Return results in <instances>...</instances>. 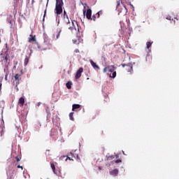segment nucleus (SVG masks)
I'll list each match as a JSON object with an SVG mask.
<instances>
[{
    "label": "nucleus",
    "mask_w": 179,
    "mask_h": 179,
    "mask_svg": "<svg viewBox=\"0 0 179 179\" xmlns=\"http://www.w3.org/2000/svg\"><path fill=\"white\" fill-rule=\"evenodd\" d=\"M116 10L119 12V15L120 13H122L123 15H127V13H128V8H127V6L122 0L117 1Z\"/></svg>",
    "instance_id": "f257e3e1"
},
{
    "label": "nucleus",
    "mask_w": 179,
    "mask_h": 179,
    "mask_svg": "<svg viewBox=\"0 0 179 179\" xmlns=\"http://www.w3.org/2000/svg\"><path fill=\"white\" fill-rule=\"evenodd\" d=\"M62 6H64V2L62 0H56L55 10L57 16L62 13Z\"/></svg>",
    "instance_id": "f03ea898"
},
{
    "label": "nucleus",
    "mask_w": 179,
    "mask_h": 179,
    "mask_svg": "<svg viewBox=\"0 0 179 179\" xmlns=\"http://www.w3.org/2000/svg\"><path fill=\"white\" fill-rule=\"evenodd\" d=\"M122 68H125L127 66V72H132L134 71V65L132 63H128L127 64H122Z\"/></svg>",
    "instance_id": "7ed1b4c3"
},
{
    "label": "nucleus",
    "mask_w": 179,
    "mask_h": 179,
    "mask_svg": "<svg viewBox=\"0 0 179 179\" xmlns=\"http://www.w3.org/2000/svg\"><path fill=\"white\" fill-rule=\"evenodd\" d=\"M83 15L84 16L85 15L87 19H88V20H90V19H92V9L90 8H88L87 10V12L86 10H83Z\"/></svg>",
    "instance_id": "20e7f679"
},
{
    "label": "nucleus",
    "mask_w": 179,
    "mask_h": 179,
    "mask_svg": "<svg viewBox=\"0 0 179 179\" xmlns=\"http://www.w3.org/2000/svg\"><path fill=\"white\" fill-rule=\"evenodd\" d=\"M69 156H71L73 159H76V160H80V158H79V155L76 153V151L70 152Z\"/></svg>",
    "instance_id": "39448f33"
},
{
    "label": "nucleus",
    "mask_w": 179,
    "mask_h": 179,
    "mask_svg": "<svg viewBox=\"0 0 179 179\" xmlns=\"http://www.w3.org/2000/svg\"><path fill=\"white\" fill-rule=\"evenodd\" d=\"M83 72V68L80 67L76 72V79H79L82 76V73Z\"/></svg>",
    "instance_id": "423d86ee"
},
{
    "label": "nucleus",
    "mask_w": 179,
    "mask_h": 179,
    "mask_svg": "<svg viewBox=\"0 0 179 179\" xmlns=\"http://www.w3.org/2000/svg\"><path fill=\"white\" fill-rule=\"evenodd\" d=\"M20 76H22V74H15L14 76V79L16 82V87H17V85H19L20 83Z\"/></svg>",
    "instance_id": "0eeeda50"
},
{
    "label": "nucleus",
    "mask_w": 179,
    "mask_h": 179,
    "mask_svg": "<svg viewBox=\"0 0 179 179\" xmlns=\"http://www.w3.org/2000/svg\"><path fill=\"white\" fill-rule=\"evenodd\" d=\"M29 43H32L34 41V43H37V40L36 39V36H34L30 34L29 38Z\"/></svg>",
    "instance_id": "6e6552de"
},
{
    "label": "nucleus",
    "mask_w": 179,
    "mask_h": 179,
    "mask_svg": "<svg viewBox=\"0 0 179 179\" xmlns=\"http://www.w3.org/2000/svg\"><path fill=\"white\" fill-rule=\"evenodd\" d=\"M108 72H114L115 69H117V67L114 66L113 65L107 66Z\"/></svg>",
    "instance_id": "1a4fd4ad"
},
{
    "label": "nucleus",
    "mask_w": 179,
    "mask_h": 179,
    "mask_svg": "<svg viewBox=\"0 0 179 179\" xmlns=\"http://www.w3.org/2000/svg\"><path fill=\"white\" fill-rule=\"evenodd\" d=\"M90 64L94 68V69H100V67L99 65H97L93 60H90Z\"/></svg>",
    "instance_id": "9d476101"
},
{
    "label": "nucleus",
    "mask_w": 179,
    "mask_h": 179,
    "mask_svg": "<svg viewBox=\"0 0 179 179\" xmlns=\"http://www.w3.org/2000/svg\"><path fill=\"white\" fill-rule=\"evenodd\" d=\"M18 104H20V107H23V106H24V97H21L19 99Z\"/></svg>",
    "instance_id": "9b49d317"
},
{
    "label": "nucleus",
    "mask_w": 179,
    "mask_h": 179,
    "mask_svg": "<svg viewBox=\"0 0 179 179\" xmlns=\"http://www.w3.org/2000/svg\"><path fill=\"white\" fill-rule=\"evenodd\" d=\"M96 17H100V12H98L95 15H94L92 17H91V19L90 20H93L94 22H96Z\"/></svg>",
    "instance_id": "f8f14e48"
},
{
    "label": "nucleus",
    "mask_w": 179,
    "mask_h": 179,
    "mask_svg": "<svg viewBox=\"0 0 179 179\" xmlns=\"http://www.w3.org/2000/svg\"><path fill=\"white\" fill-rule=\"evenodd\" d=\"M50 167L55 174H57V171H55V164L54 162H50Z\"/></svg>",
    "instance_id": "ddd939ff"
},
{
    "label": "nucleus",
    "mask_w": 179,
    "mask_h": 179,
    "mask_svg": "<svg viewBox=\"0 0 179 179\" xmlns=\"http://www.w3.org/2000/svg\"><path fill=\"white\" fill-rule=\"evenodd\" d=\"M78 108H80V105H79V104H73L72 111H75V110H78Z\"/></svg>",
    "instance_id": "4468645a"
},
{
    "label": "nucleus",
    "mask_w": 179,
    "mask_h": 179,
    "mask_svg": "<svg viewBox=\"0 0 179 179\" xmlns=\"http://www.w3.org/2000/svg\"><path fill=\"white\" fill-rule=\"evenodd\" d=\"M68 160L73 162V158L72 157V155H69V153L66 156L65 162H67Z\"/></svg>",
    "instance_id": "2eb2a0df"
},
{
    "label": "nucleus",
    "mask_w": 179,
    "mask_h": 179,
    "mask_svg": "<svg viewBox=\"0 0 179 179\" xmlns=\"http://www.w3.org/2000/svg\"><path fill=\"white\" fill-rule=\"evenodd\" d=\"M117 174H118V169H114L110 171L111 176H117Z\"/></svg>",
    "instance_id": "dca6fc26"
},
{
    "label": "nucleus",
    "mask_w": 179,
    "mask_h": 179,
    "mask_svg": "<svg viewBox=\"0 0 179 179\" xmlns=\"http://www.w3.org/2000/svg\"><path fill=\"white\" fill-rule=\"evenodd\" d=\"M61 35V30H57L56 32V34L55 35L56 36V40H58L59 38V36Z\"/></svg>",
    "instance_id": "f3484780"
},
{
    "label": "nucleus",
    "mask_w": 179,
    "mask_h": 179,
    "mask_svg": "<svg viewBox=\"0 0 179 179\" xmlns=\"http://www.w3.org/2000/svg\"><path fill=\"white\" fill-rule=\"evenodd\" d=\"M66 86L67 89H72V82L69 81L68 83H66Z\"/></svg>",
    "instance_id": "a211bd4d"
},
{
    "label": "nucleus",
    "mask_w": 179,
    "mask_h": 179,
    "mask_svg": "<svg viewBox=\"0 0 179 179\" xmlns=\"http://www.w3.org/2000/svg\"><path fill=\"white\" fill-rule=\"evenodd\" d=\"M64 19L66 20V22H67V23H70L69 22V18H68V15L66 14V11H64Z\"/></svg>",
    "instance_id": "6ab92c4d"
},
{
    "label": "nucleus",
    "mask_w": 179,
    "mask_h": 179,
    "mask_svg": "<svg viewBox=\"0 0 179 179\" xmlns=\"http://www.w3.org/2000/svg\"><path fill=\"white\" fill-rule=\"evenodd\" d=\"M153 44V42H147L146 43V48L147 50H149L152 47V45Z\"/></svg>",
    "instance_id": "aec40b11"
},
{
    "label": "nucleus",
    "mask_w": 179,
    "mask_h": 179,
    "mask_svg": "<svg viewBox=\"0 0 179 179\" xmlns=\"http://www.w3.org/2000/svg\"><path fill=\"white\" fill-rule=\"evenodd\" d=\"M110 78H113V79H115V78L117 76V71H113L112 75L110 74Z\"/></svg>",
    "instance_id": "412c9836"
},
{
    "label": "nucleus",
    "mask_w": 179,
    "mask_h": 179,
    "mask_svg": "<svg viewBox=\"0 0 179 179\" xmlns=\"http://www.w3.org/2000/svg\"><path fill=\"white\" fill-rule=\"evenodd\" d=\"M69 118L71 121H75V118H73V112L69 113Z\"/></svg>",
    "instance_id": "4be33fe9"
},
{
    "label": "nucleus",
    "mask_w": 179,
    "mask_h": 179,
    "mask_svg": "<svg viewBox=\"0 0 179 179\" xmlns=\"http://www.w3.org/2000/svg\"><path fill=\"white\" fill-rule=\"evenodd\" d=\"M29 64V57H26L24 59V66L27 65Z\"/></svg>",
    "instance_id": "5701e85b"
},
{
    "label": "nucleus",
    "mask_w": 179,
    "mask_h": 179,
    "mask_svg": "<svg viewBox=\"0 0 179 179\" xmlns=\"http://www.w3.org/2000/svg\"><path fill=\"white\" fill-rule=\"evenodd\" d=\"M108 160H113V159H115L114 155L108 156L107 157Z\"/></svg>",
    "instance_id": "b1692460"
},
{
    "label": "nucleus",
    "mask_w": 179,
    "mask_h": 179,
    "mask_svg": "<svg viewBox=\"0 0 179 179\" xmlns=\"http://www.w3.org/2000/svg\"><path fill=\"white\" fill-rule=\"evenodd\" d=\"M107 72H108V69H107V66H106V67H105V68L103 69V73H107Z\"/></svg>",
    "instance_id": "393cba45"
},
{
    "label": "nucleus",
    "mask_w": 179,
    "mask_h": 179,
    "mask_svg": "<svg viewBox=\"0 0 179 179\" xmlns=\"http://www.w3.org/2000/svg\"><path fill=\"white\" fill-rule=\"evenodd\" d=\"M45 15H47V9H45V11H44V15H43V21L45 20Z\"/></svg>",
    "instance_id": "a878e982"
},
{
    "label": "nucleus",
    "mask_w": 179,
    "mask_h": 179,
    "mask_svg": "<svg viewBox=\"0 0 179 179\" xmlns=\"http://www.w3.org/2000/svg\"><path fill=\"white\" fill-rule=\"evenodd\" d=\"M65 159H66V156H65V155L60 157V160H65Z\"/></svg>",
    "instance_id": "bb28decb"
},
{
    "label": "nucleus",
    "mask_w": 179,
    "mask_h": 179,
    "mask_svg": "<svg viewBox=\"0 0 179 179\" xmlns=\"http://www.w3.org/2000/svg\"><path fill=\"white\" fill-rule=\"evenodd\" d=\"M121 162H122L121 159H117L116 161H115V163L118 164L121 163Z\"/></svg>",
    "instance_id": "cd10ccee"
},
{
    "label": "nucleus",
    "mask_w": 179,
    "mask_h": 179,
    "mask_svg": "<svg viewBox=\"0 0 179 179\" xmlns=\"http://www.w3.org/2000/svg\"><path fill=\"white\" fill-rule=\"evenodd\" d=\"M17 169H21L22 170H23V166L20 165H17Z\"/></svg>",
    "instance_id": "c85d7f7f"
},
{
    "label": "nucleus",
    "mask_w": 179,
    "mask_h": 179,
    "mask_svg": "<svg viewBox=\"0 0 179 179\" xmlns=\"http://www.w3.org/2000/svg\"><path fill=\"white\" fill-rule=\"evenodd\" d=\"M15 159L17 162H20V158H19V157H15Z\"/></svg>",
    "instance_id": "c756f323"
},
{
    "label": "nucleus",
    "mask_w": 179,
    "mask_h": 179,
    "mask_svg": "<svg viewBox=\"0 0 179 179\" xmlns=\"http://www.w3.org/2000/svg\"><path fill=\"white\" fill-rule=\"evenodd\" d=\"M46 155H48V156L50 155V150H46Z\"/></svg>",
    "instance_id": "7c9ffc66"
},
{
    "label": "nucleus",
    "mask_w": 179,
    "mask_h": 179,
    "mask_svg": "<svg viewBox=\"0 0 179 179\" xmlns=\"http://www.w3.org/2000/svg\"><path fill=\"white\" fill-rule=\"evenodd\" d=\"M4 59H5V62H8V56H6Z\"/></svg>",
    "instance_id": "2f4dec72"
},
{
    "label": "nucleus",
    "mask_w": 179,
    "mask_h": 179,
    "mask_svg": "<svg viewBox=\"0 0 179 179\" xmlns=\"http://www.w3.org/2000/svg\"><path fill=\"white\" fill-rule=\"evenodd\" d=\"M166 20H171V17H166Z\"/></svg>",
    "instance_id": "473e14b6"
},
{
    "label": "nucleus",
    "mask_w": 179,
    "mask_h": 179,
    "mask_svg": "<svg viewBox=\"0 0 179 179\" xmlns=\"http://www.w3.org/2000/svg\"><path fill=\"white\" fill-rule=\"evenodd\" d=\"M74 52H75L76 53H78V52H79V50H78V49H76V50H74Z\"/></svg>",
    "instance_id": "72a5a7b5"
},
{
    "label": "nucleus",
    "mask_w": 179,
    "mask_h": 179,
    "mask_svg": "<svg viewBox=\"0 0 179 179\" xmlns=\"http://www.w3.org/2000/svg\"><path fill=\"white\" fill-rule=\"evenodd\" d=\"M69 30H73V27H69Z\"/></svg>",
    "instance_id": "f704fd0d"
},
{
    "label": "nucleus",
    "mask_w": 179,
    "mask_h": 179,
    "mask_svg": "<svg viewBox=\"0 0 179 179\" xmlns=\"http://www.w3.org/2000/svg\"><path fill=\"white\" fill-rule=\"evenodd\" d=\"M33 3H34V0L31 1V4L33 5Z\"/></svg>",
    "instance_id": "c9c22d12"
},
{
    "label": "nucleus",
    "mask_w": 179,
    "mask_h": 179,
    "mask_svg": "<svg viewBox=\"0 0 179 179\" xmlns=\"http://www.w3.org/2000/svg\"><path fill=\"white\" fill-rule=\"evenodd\" d=\"M115 157H116V159H117L118 158V155H116Z\"/></svg>",
    "instance_id": "e433bc0d"
},
{
    "label": "nucleus",
    "mask_w": 179,
    "mask_h": 179,
    "mask_svg": "<svg viewBox=\"0 0 179 179\" xmlns=\"http://www.w3.org/2000/svg\"><path fill=\"white\" fill-rule=\"evenodd\" d=\"M13 69H16V66H13Z\"/></svg>",
    "instance_id": "4c0bfd02"
},
{
    "label": "nucleus",
    "mask_w": 179,
    "mask_h": 179,
    "mask_svg": "<svg viewBox=\"0 0 179 179\" xmlns=\"http://www.w3.org/2000/svg\"><path fill=\"white\" fill-rule=\"evenodd\" d=\"M13 177V173L11 175L10 178H12Z\"/></svg>",
    "instance_id": "58836bf2"
},
{
    "label": "nucleus",
    "mask_w": 179,
    "mask_h": 179,
    "mask_svg": "<svg viewBox=\"0 0 179 179\" xmlns=\"http://www.w3.org/2000/svg\"><path fill=\"white\" fill-rule=\"evenodd\" d=\"M2 86V84L0 85V87Z\"/></svg>",
    "instance_id": "ea45409f"
},
{
    "label": "nucleus",
    "mask_w": 179,
    "mask_h": 179,
    "mask_svg": "<svg viewBox=\"0 0 179 179\" xmlns=\"http://www.w3.org/2000/svg\"><path fill=\"white\" fill-rule=\"evenodd\" d=\"M175 19H176V20H178V19H177V18H175Z\"/></svg>",
    "instance_id": "a19ab883"
},
{
    "label": "nucleus",
    "mask_w": 179,
    "mask_h": 179,
    "mask_svg": "<svg viewBox=\"0 0 179 179\" xmlns=\"http://www.w3.org/2000/svg\"><path fill=\"white\" fill-rule=\"evenodd\" d=\"M76 23H78L76 21H74Z\"/></svg>",
    "instance_id": "79ce46f5"
},
{
    "label": "nucleus",
    "mask_w": 179,
    "mask_h": 179,
    "mask_svg": "<svg viewBox=\"0 0 179 179\" xmlns=\"http://www.w3.org/2000/svg\"><path fill=\"white\" fill-rule=\"evenodd\" d=\"M149 52H150V50H149Z\"/></svg>",
    "instance_id": "37998d69"
},
{
    "label": "nucleus",
    "mask_w": 179,
    "mask_h": 179,
    "mask_svg": "<svg viewBox=\"0 0 179 179\" xmlns=\"http://www.w3.org/2000/svg\"><path fill=\"white\" fill-rule=\"evenodd\" d=\"M72 24H73V22H72Z\"/></svg>",
    "instance_id": "c03bdc74"
},
{
    "label": "nucleus",
    "mask_w": 179,
    "mask_h": 179,
    "mask_svg": "<svg viewBox=\"0 0 179 179\" xmlns=\"http://www.w3.org/2000/svg\"><path fill=\"white\" fill-rule=\"evenodd\" d=\"M0 43H1V39H0Z\"/></svg>",
    "instance_id": "a18cd8bd"
}]
</instances>
